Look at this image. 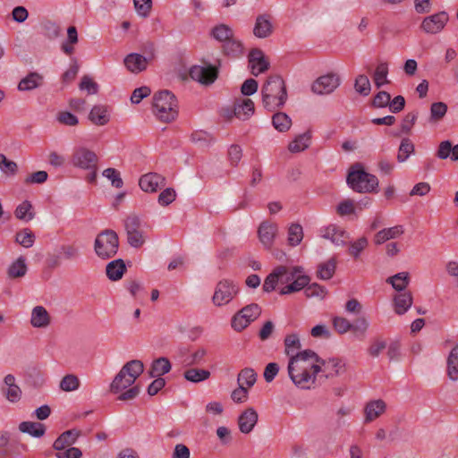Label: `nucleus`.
<instances>
[{"label": "nucleus", "mask_w": 458, "mask_h": 458, "mask_svg": "<svg viewBox=\"0 0 458 458\" xmlns=\"http://www.w3.org/2000/svg\"><path fill=\"white\" fill-rule=\"evenodd\" d=\"M288 375L300 389L310 390L316 387L318 380L341 375L345 363L339 358L324 360L312 350L301 351L287 365Z\"/></svg>", "instance_id": "f257e3e1"}, {"label": "nucleus", "mask_w": 458, "mask_h": 458, "mask_svg": "<svg viewBox=\"0 0 458 458\" xmlns=\"http://www.w3.org/2000/svg\"><path fill=\"white\" fill-rule=\"evenodd\" d=\"M310 277L303 274L301 267L278 266L266 277L263 291L270 293L277 285H282L279 293L281 295L291 294L302 290L310 284Z\"/></svg>", "instance_id": "f03ea898"}, {"label": "nucleus", "mask_w": 458, "mask_h": 458, "mask_svg": "<svg viewBox=\"0 0 458 458\" xmlns=\"http://www.w3.org/2000/svg\"><path fill=\"white\" fill-rule=\"evenodd\" d=\"M143 370V363L139 360L125 363L111 383L110 391L120 394L118 399L121 401L134 399L140 393V387L132 385Z\"/></svg>", "instance_id": "7ed1b4c3"}, {"label": "nucleus", "mask_w": 458, "mask_h": 458, "mask_svg": "<svg viewBox=\"0 0 458 458\" xmlns=\"http://www.w3.org/2000/svg\"><path fill=\"white\" fill-rule=\"evenodd\" d=\"M262 103L266 109L274 111L283 106L287 99L284 82L280 76H270L261 89Z\"/></svg>", "instance_id": "20e7f679"}, {"label": "nucleus", "mask_w": 458, "mask_h": 458, "mask_svg": "<svg viewBox=\"0 0 458 458\" xmlns=\"http://www.w3.org/2000/svg\"><path fill=\"white\" fill-rule=\"evenodd\" d=\"M178 112V102L172 92L162 90L154 95L153 113L159 121L171 123L176 119Z\"/></svg>", "instance_id": "39448f33"}, {"label": "nucleus", "mask_w": 458, "mask_h": 458, "mask_svg": "<svg viewBox=\"0 0 458 458\" xmlns=\"http://www.w3.org/2000/svg\"><path fill=\"white\" fill-rule=\"evenodd\" d=\"M347 183L357 192H373L378 188V180L376 175L367 173L362 165L356 163L349 170Z\"/></svg>", "instance_id": "423d86ee"}, {"label": "nucleus", "mask_w": 458, "mask_h": 458, "mask_svg": "<svg viewBox=\"0 0 458 458\" xmlns=\"http://www.w3.org/2000/svg\"><path fill=\"white\" fill-rule=\"evenodd\" d=\"M118 247V236L112 230H105L95 240L94 248L96 254L103 259L113 258L117 253Z\"/></svg>", "instance_id": "0eeeda50"}, {"label": "nucleus", "mask_w": 458, "mask_h": 458, "mask_svg": "<svg viewBox=\"0 0 458 458\" xmlns=\"http://www.w3.org/2000/svg\"><path fill=\"white\" fill-rule=\"evenodd\" d=\"M98 157L97 154L89 148L78 146L72 150L71 156V164L79 169L94 170L97 167Z\"/></svg>", "instance_id": "6e6552de"}, {"label": "nucleus", "mask_w": 458, "mask_h": 458, "mask_svg": "<svg viewBox=\"0 0 458 458\" xmlns=\"http://www.w3.org/2000/svg\"><path fill=\"white\" fill-rule=\"evenodd\" d=\"M238 292L239 288L233 281L221 280L215 288L212 301L217 307L226 305L237 295Z\"/></svg>", "instance_id": "1a4fd4ad"}, {"label": "nucleus", "mask_w": 458, "mask_h": 458, "mask_svg": "<svg viewBox=\"0 0 458 458\" xmlns=\"http://www.w3.org/2000/svg\"><path fill=\"white\" fill-rule=\"evenodd\" d=\"M261 313L260 307L252 303L242 308L237 312L232 319V327L238 332L245 329L252 321L259 317Z\"/></svg>", "instance_id": "9d476101"}, {"label": "nucleus", "mask_w": 458, "mask_h": 458, "mask_svg": "<svg viewBox=\"0 0 458 458\" xmlns=\"http://www.w3.org/2000/svg\"><path fill=\"white\" fill-rule=\"evenodd\" d=\"M449 21V15L446 12H439L423 19L420 28L428 34H437L441 32Z\"/></svg>", "instance_id": "9b49d317"}, {"label": "nucleus", "mask_w": 458, "mask_h": 458, "mask_svg": "<svg viewBox=\"0 0 458 458\" xmlns=\"http://www.w3.org/2000/svg\"><path fill=\"white\" fill-rule=\"evenodd\" d=\"M341 83L340 77L337 73L329 72L318 77L312 84V91L316 94L324 95L330 94Z\"/></svg>", "instance_id": "f8f14e48"}, {"label": "nucleus", "mask_w": 458, "mask_h": 458, "mask_svg": "<svg viewBox=\"0 0 458 458\" xmlns=\"http://www.w3.org/2000/svg\"><path fill=\"white\" fill-rule=\"evenodd\" d=\"M318 234L337 246L344 245L349 239V233L343 227L335 224L320 227Z\"/></svg>", "instance_id": "ddd939ff"}, {"label": "nucleus", "mask_w": 458, "mask_h": 458, "mask_svg": "<svg viewBox=\"0 0 458 458\" xmlns=\"http://www.w3.org/2000/svg\"><path fill=\"white\" fill-rule=\"evenodd\" d=\"M278 233V226L271 221H263L258 228V237L265 249H271Z\"/></svg>", "instance_id": "4468645a"}, {"label": "nucleus", "mask_w": 458, "mask_h": 458, "mask_svg": "<svg viewBox=\"0 0 458 458\" xmlns=\"http://www.w3.org/2000/svg\"><path fill=\"white\" fill-rule=\"evenodd\" d=\"M190 76L202 84H210L217 77V71L212 66L195 65L190 70Z\"/></svg>", "instance_id": "2eb2a0df"}, {"label": "nucleus", "mask_w": 458, "mask_h": 458, "mask_svg": "<svg viewBox=\"0 0 458 458\" xmlns=\"http://www.w3.org/2000/svg\"><path fill=\"white\" fill-rule=\"evenodd\" d=\"M249 66L254 76L266 72L269 67V63L264 53L260 49H252L249 54Z\"/></svg>", "instance_id": "dca6fc26"}, {"label": "nucleus", "mask_w": 458, "mask_h": 458, "mask_svg": "<svg viewBox=\"0 0 458 458\" xmlns=\"http://www.w3.org/2000/svg\"><path fill=\"white\" fill-rule=\"evenodd\" d=\"M2 392L7 401L13 403H18L22 395L21 389L16 384V378L12 374H8L4 377Z\"/></svg>", "instance_id": "f3484780"}, {"label": "nucleus", "mask_w": 458, "mask_h": 458, "mask_svg": "<svg viewBox=\"0 0 458 458\" xmlns=\"http://www.w3.org/2000/svg\"><path fill=\"white\" fill-rule=\"evenodd\" d=\"M165 179L159 174L148 173L140 178L139 185L145 192H156L159 188L164 186Z\"/></svg>", "instance_id": "a211bd4d"}, {"label": "nucleus", "mask_w": 458, "mask_h": 458, "mask_svg": "<svg viewBox=\"0 0 458 458\" xmlns=\"http://www.w3.org/2000/svg\"><path fill=\"white\" fill-rule=\"evenodd\" d=\"M386 411V403L382 399L368 402L364 406V421L372 422L384 414Z\"/></svg>", "instance_id": "6ab92c4d"}, {"label": "nucleus", "mask_w": 458, "mask_h": 458, "mask_svg": "<svg viewBox=\"0 0 458 458\" xmlns=\"http://www.w3.org/2000/svg\"><path fill=\"white\" fill-rule=\"evenodd\" d=\"M258 413L253 408L243 411L238 418L239 429L243 434L250 433L258 422Z\"/></svg>", "instance_id": "aec40b11"}, {"label": "nucleus", "mask_w": 458, "mask_h": 458, "mask_svg": "<svg viewBox=\"0 0 458 458\" xmlns=\"http://www.w3.org/2000/svg\"><path fill=\"white\" fill-rule=\"evenodd\" d=\"M273 32L272 17L267 14H260L257 17L253 28V34L259 38H265Z\"/></svg>", "instance_id": "412c9836"}, {"label": "nucleus", "mask_w": 458, "mask_h": 458, "mask_svg": "<svg viewBox=\"0 0 458 458\" xmlns=\"http://www.w3.org/2000/svg\"><path fill=\"white\" fill-rule=\"evenodd\" d=\"M111 118V110L105 105L94 106L89 114V120L95 125L104 126Z\"/></svg>", "instance_id": "4be33fe9"}, {"label": "nucleus", "mask_w": 458, "mask_h": 458, "mask_svg": "<svg viewBox=\"0 0 458 458\" xmlns=\"http://www.w3.org/2000/svg\"><path fill=\"white\" fill-rule=\"evenodd\" d=\"M125 67L132 73H139L147 69L148 60L147 57L137 53H131L124 58Z\"/></svg>", "instance_id": "5701e85b"}, {"label": "nucleus", "mask_w": 458, "mask_h": 458, "mask_svg": "<svg viewBox=\"0 0 458 458\" xmlns=\"http://www.w3.org/2000/svg\"><path fill=\"white\" fill-rule=\"evenodd\" d=\"M254 103L250 98H240L234 103L233 113L240 120H248L254 114Z\"/></svg>", "instance_id": "b1692460"}, {"label": "nucleus", "mask_w": 458, "mask_h": 458, "mask_svg": "<svg viewBox=\"0 0 458 458\" xmlns=\"http://www.w3.org/2000/svg\"><path fill=\"white\" fill-rule=\"evenodd\" d=\"M404 233L403 225H397L392 227L384 228L377 232L374 237V242L377 245L383 244L386 241L399 238Z\"/></svg>", "instance_id": "393cba45"}, {"label": "nucleus", "mask_w": 458, "mask_h": 458, "mask_svg": "<svg viewBox=\"0 0 458 458\" xmlns=\"http://www.w3.org/2000/svg\"><path fill=\"white\" fill-rule=\"evenodd\" d=\"M51 322L50 315L43 306H36L31 310L30 324L36 328H44Z\"/></svg>", "instance_id": "a878e982"}, {"label": "nucleus", "mask_w": 458, "mask_h": 458, "mask_svg": "<svg viewBox=\"0 0 458 458\" xmlns=\"http://www.w3.org/2000/svg\"><path fill=\"white\" fill-rule=\"evenodd\" d=\"M413 302L412 294L409 291H404L396 293L394 296V311L398 315L406 313L411 307Z\"/></svg>", "instance_id": "bb28decb"}, {"label": "nucleus", "mask_w": 458, "mask_h": 458, "mask_svg": "<svg viewBox=\"0 0 458 458\" xmlns=\"http://www.w3.org/2000/svg\"><path fill=\"white\" fill-rule=\"evenodd\" d=\"M445 373L451 381H458V344L451 349L446 358Z\"/></svg>", "instance_id": "cd10ccee"}, {"label": "nucleus", "mask_w": 458, "mask_h": 458, "mask_svg": "<svg viewBox=\"0 0 458 458\" xmlns=\"http://www.w3.org/2000/svg\"><path fill=\"white\" fill-rule=\"evenodd\" d=\"M80 436V431L77 429H70L61 434L54 443V448L57 451H62L66 447L73 445Z\"/></svg>", "instance_id": "c85d7f7f"}, {"label": "nucleus", "mask_w": 458, "mask_h": 458, "mask_svg": "<svg viewBox=\"0 0 458 458\" xmlns=\"http://www.w3.org/2000/svg\"><path fill=\"white\" fill-rule=\"evenodd\" d=\"M42 84L43 76L38 72H33L20 81L18 89L20 91H29L40 87Z\"/></svg>", "instance_id": "c756f323"}, {"label": "nucleus", "mask_w": 458, "mask_h": 458, "mask_svg": "<svg viewBox=\"0 0 458 458\" xmlns=\"http://www.w3.org/2000/svg\"><path fill=\"white\" fill-rule=\"evenodd\" d=\"M311 134L310 131L297 135L288 145V150L292 153L304 151L310 145Z\"/></svg>", "instance_id": "7c9ffc66"}, {"label": "nucleus", "mask_w": 458, "mask_h": 458, "mask_svg": "<svg viewBox=\"0 0 458 458\" xmlns=\"http://www.w3.org/2000/svg\"><path fill=\"white\" fill-rule=\"evenodd\" d=\"M222 49L225 55L232 57H239L244 52L242 43L234 35L222 45Z\"/></svg>", "instance_id": "2f4dec72"}, {"label": "nucleus", "mask_w": 458, "mask_h": 458, "mask_svg": "<svg viewBox=\"0 0 458 458\" xmlns=\"http://www.w3.org/2000/svg\"><path fill=\"white\" fill-rule=\"evenodd\" d=\"M125 270V264L122 259L111 261L106 268V276L112 281L121 279Z\"/></svg>", "instance_id": "473e14b6"}, {"label": "nucleus", "mask_w": 458, "mask_h": 458, "mask_svg": "<svg viewBox=\"0 0 458 458\" xmlns=\"http://www.w3.org/2000/svg\"><path fill=\"white\" fill-rule=\"evenodd\" d=\"M285 353L289 357L288 364L291 360L300 354L301 352H298L301 348L300 339L297 335L292 334L286 335L284 339Z\"/></svg>", "instance_id": "72a5a7b5"}, {"label": "nucleus", "mask_w": 458, "mask_h": 458, "mask_svg": "<svg viewBox=\"0 0 458 458\" xmlns=\"http://www.w3.org/2000/svg\"><path fill=\"white\" fill-rule=\"evenodd\" d=\"M78 41L77 29L74 26H70L67 29V38L61 45L62 51L67 55H72L74 52V45H76Z\"/></svg>", "instance_id": "f704fd0d"}, {"label": "nucleus", "mask_w": 458, "mask_h": 458, "mask_svg": "<svg viewBox=\"0 0 458 458\" xmlns=\"http://www.w3.org/2000/svg\"><path fill=\"white\" fill-rule=\"evenodd\" d=\"M386 283L390 284L398 293L404 292L410 283L409 273L401 272L386 279Z\"/></svg>", "instance_id": "c9c22d12"}, {"label": "nucleus", "mask_w": 458, "mask_h": 458, "mask_svg": "<svg viewBox=\"0 0 458 458\" xmlns=\"http://www.w3.org/2000/svg\"><path fill=\"white\" fill-rule=\"evenodd\" d=\"M19 429L35 437H40L45 434V427L39 422L23 421L19 425Z\"/></svg>", "instance_id": "e433bc0d"}, {"label": "nucleus", "mask_w": 458, "mask_h": 458, "mask_svg": "<svg viewBox=\"0 0 458 458\" xmlns=\"http://www.w3.org/2000/svg\"><path fill=\"white\" fill-rule=\"evenodd\" d=\"M388 75V64L386 62H380L377 64L373 73V81L377 88L389 83L387 80Z\"/></svg>", "instance_id": "4c0bfd02"}, {"label": "nucleus", "mask_w": 458, "mask_h": 458, "mask_svg": "<svg viewBox=\"0 0 458 458\" xmlns=\"http://www.w3.org/2000/svg\"><path fill=\"white\" fill-rule=\"evenodd\" d=\"M272 124L276 131L285 132L292 126V119L285 113L278 112L272 116Z\"/></svg>", "instance_id": "58836bf2"}, {"label": "nucleus", "mask_w": 458, "mask_h": 458, "mask_svg": "<svg viewBox=\"0 0 458 458\" xmlns=\"http://www.w3.org/2000/svg\"><path fill=\"white\" fill-rule=\"evenodd\" d=\"M336 268V259L331 258L326 262L318 265V277L322 280H328L333 277Z\"/></svg>", "instance_id": "ea45409f"}, {"label": "nucleus", "mask_w": 458, "mask_h": 458, "mask_svg": "<svg viewBox=\"0 0 458 458\" xmlns=\"http://www.w3.org/2000/svg\"><path fill=\"white\" fill-rule=\"evenodd\" d=\"M257 381V373L253 369L244 368L238 374L237 382L239 386L250 388Z\"/></svg>", "instance_id": "a19ab883"}, {"label": "nucleus", "mask_w": 458, "mask_h": 458, "mask_svg": "<svg viewBox=\"0 0 458 458\" xmlns=\"http://www.w3.org/2000/svg\"><path fill=\"white\" fill-rule=\"evenodd\" d=\"M171 369V363L168 359L161 357L155 360L151 365L150 375L153 377H161Z\"/></svg>", "instance_id": "79ce46f5"}, {"label": "nucleus", "mask_w": 458, "mask_h": 458, "mask_svg": "<svg viewBox=\"0 0 458 458\" xmlns=\"http://www.w3.org/2000/svg\"><path fill=\"white\" fill-rule=\"evenodd\" d=\"M0 171L6 177H14L18 173V165L0 153Z\"/></svg>", "instance_id": "37998d69"}, {"label": "nucleus", "mask_w": 458, "mask_h": 458, "mask_svg": "<svg viewBox=\"0 0 458 458\" xmlns=\"http://www.w3.org/2000/svg\"><path fill=\"white\" fill-rule=\"evenodd\" d=\"M414 150L415 147L411 140L408 138L403 139L398 148L397 161L399 163L405 162L414 153Z\"/></svg>", "instance_id": "c03bdc74"}, {"label": "nucleus", "mask_w": 458, "mask_h": 458, "mask_svg": "<svg viewBox=\"0 0 458 458\" xmlns=\"http://www.w3.org/2000/svg\"><path fill=\"white\" fill-rule=\"evenodd\" d=\"M27 273L26 259L24 257H19L11 264L8 268V276L11 278H18L25 276Z\"/></svg>", "instance_id": "a18cd8bd"}, {"label": "nucleus", "mask_w": 458, "mask_h": 458, "mask_svg": "<svg viewBox=\"0 0 458 458\" xmlns=\"http://www.w3.org/2000/svg\"><path fill=\"white\" fill-rule=\"evenodd\" d=\"M183 376L190 382L199 383L209 378L210 372L203 369H189L184 371Z\"/></svg>", "instance_id": "49530a36"}, {"label": "nucleus", "mask_w": 458, "mask_h": 458, "mask_svg": "<svg viewBox=\"0 0 458 458\" xmlns=\"http://www.w3.org/2000/svg\"><path fill=\"white\" fill-rule=\"evenodd\" d=\"M211 34L216 40L221 42L223 45L233 36V31L228 25L219 24L213 28Z\"/></svg>", "instance_id": "de8ad7c7"}, {"label": "nucleus", "mask_w": 458, "mask_h": 458, "mask_svg": "<svg viewBox=\"0 0 458 458\" xmlns=\"http://www.w3.org/2000/svg\"><path fill=\"white\" fill-rule=\"evenodd\" d=\"M16 218L24 221L33 219L32 204L29 200H24L19 204L14 211Z\"/></svg>", "instance_id": "09e8293b"}, {"label": "nucleus", "mask_w": 458, "mask_h": 458, "mask_svg": "<svg viewBox=\"0 0 458 458\" xmlns=\"http://www.w3.org/2000/svg\"><path fill=\"white\" fill-rule=\"evenodd\" d=\"M303 239V229L299 224H292L288 228L287 241L289 245L297 246Z\"/></svg>", "instance_id": "8fccbe9b"}, {"label": "nucleus", "mask_w": 458, "mask_h": 458, "mask_svg": "<svg viewBox=\"0 0 458 458\" xmlns=\"http://www.w3.org/2000/svg\"><path fill=\"white\" fill-rule=\"evenodd\" d=\"M81 381L74 374L65 375L60 381L59 387L64 392H72L79 389Z\"/></svg>", "instance_id": "3c124183"}, {"label": "nucleus", "mask_w": 458, "mask_h": 458, "mask_svg": "<svg viewBox=\"0 0 458 458\" xmlns=\"http://www.w3.org/2000/svg\"><path fill=\"white\" fill-rule=\"evenodd\" d=\"M447 112V106L444 102H435L430 106V121L437 123L444 118Z\"/></svg>", "instance_id": "603ef678"}, {"label": "nucleus", "mask_w": 458, "mask_h": 458, "mask_svg": "<svg viewBox=\"0 0 458 458\" xmlns=\"http://www.w3.org/2000/svg\"><path fill=\"white\" fill-rule=\"evenodd\" d=\"M332 324L334 329L340 335L352 331V323L344 317L336 316L333 318Z\"/></svg>", "instance_id": "864d4df0"}, {"label": "nucleus", "mask_w": 458, "mask_h": 458, "mask_svg": "<svg viewBox=\"0 0 458 458\" xmlns=\"http://www.w3.org/2000/svg\"><path fill=\"white\" fill-rule=\"evenodd\" d=\"M355 90L363 96L370 93L371 86L368 76L360 74L357 76L354 83Z\"/></svg>", "instance_id": "5fc2aeb1"}, {"label": "nucleus", "mask_w": 458, "mask_h": 458, "mask_svg": "<svg viewBox=\"0 0 458 458\" xmlns=\"http://www.w3.org/2000/svg\"><path fill=\"white\" fill-rule=\"evenodd\" d=\"M368 239L366 237H360L358 240L350 243L349 254L354 259L359 258L360 253L367 248Z\"/></svg>", "instance_id": "6e6d98bb"}, {"label": "nucleus", "mask_w": 458, "mask_h": 458, "mask_svg": "<svg viewBox=\"0 0 458 458\" xmlns=\"http://www.w3.org/2000/svg\"><path fill=\"white\" fill-rule=\"evenodd\" d=\"M303 289L305 296L308 298L318 297L323 299L327 293V289L318 284H311L310 285L308 284Z\"/></svg>", "instance_id": "4d7b16f0"}, {"label": "nucleus", "mask_w": 458, "mask_h": 458, "mask_svg": "<svg viewBox=\"0 0 458 458\" xmlns=\"http://www.w3.org/2000/svg\"><path fill=\"white\" fill-rule=\"evenodd\" d=\"M102 174L111 182V184L114 187L117 189L123 187V182L118 170L114 168H106L103 171Z\"/></svg>", "instance_id": "13d9d810"}, {"label": "nucleus", "mask_w": 458, "mask_h": 458, "mask_svg": "<svg viewBox=\"0 0 458 458\" xmlns=\"http://www.w3.org/2000/svg\"><path fill=\"white\" fill-rule=\"evenodd\" d=\"M35 235L30 229H24L16 234V242L25 248L33 245Z\"/></svg>", "instance_id": "bf43d9fd"}, {"label": "nucleus", "mask_w": 458, "mask_h": 458, "mask_svg": "<svg viewBox=\"0 0 458 458\" xmlns=\"http://www.w3.org/2000/svg\"><path fill=\"white\" fill-rule=\"evenodd\" d=\"M369 321L364 317H360L352 324V332L358 337L363 338L369 328Z\"/></svg>", "instance_id": "052dcab7"}, {"label": "nucleus", "mask_w": 458, "mask_h": 458, "mask_svg": "<svg viewBox=\"0 0 458 458\" xmlns=\"http://www.w3.org/2000/svg\"><path fill=\"white\" fill-rule=\"evenodd\" d=\"M126 233L128 242L131 247L140 248L145 243V236L142 231L134 230Z\"/></svg>", "instance_id": "680f3d73"}, {"label": "nucleus", "mask_w": 458, "mask_h": 458, "mask_svg": "<svg viewBox=\"0 0 458 458\" xmlns=\"http://www.w3.org/2000/svg\"><path fill=\"white\" fill-rule=\"evenodd\" d=\"M336 212L341 216L353 214L355 212L354 201L350 199L342 200L336 207Z\"/></svg>", "instance_id": "e2e57ef3"}, {"label": "nucleus", "mask_w": 458, "mask_h": 458, "mask_svg": "<svg viewBox=\"0 0 458 458\" xmlns=\"http://www.w3.org/2000/svg\"><path fill=\"white\" fill-rule=\"evenodd\" d=\"M56 120L61 124L67 126H75L79 123L77 116L68 111L59 112L57 114Z\"/></svg>", "instance_id": "0e129e2a"}, {"label": "nucleus", "mask_w": 458, "mask_h": 458, "mask_svg": "<svg viewBox=\"0 0 458 458\" xmlns=\"http://www.w3.org/2000/svg\"><path fill=\"white\" fill-rule=\"evenodd\" d=\"M48 174L46 171H37L29 174L24 182L26 184H42L47 181Z\"/></svg>", "instance_id": "69168bd1"}, {"label": "nucleus", "mask_w": 458, "mask_h": 458, "mask_svg": "<svg viewBox=\"0 0 458 458\" xmlns=\"http://www.w3.org/2000/svg\"><path fill=\"white\" fill-rule=\"evenodd\" d=\"M81 90H85L88 94H96L98 91V85L92 78L83 76L80 83Z\"/></svg>", "instance_id": "338daca9"}, {"label": "nucleus", "mask_w": 458, "mask_h": 458, "mask_svg": "<svg viewBox=\"0 0 458 458\" xmlns=\"http://www.w3.org/2000/svg\"><path fill=\"white\" fill-rule=\"evenodd\" d=\"M82 452L77 447L69 446L55 454L56 458H81Z\"/></svg>", "instance_id": "774afa93"}]
</instances>
